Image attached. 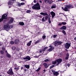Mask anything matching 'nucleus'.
<instances>
[{"label":"nucleus","mask_w":76,"mask_h":76,"mask_svg":"<svg viewBox=\"0 0 76 76\" xmlns=\"http://www.w3.org/2000/svg\"><path fill=\"white\" fill-rule=\"evenodd\" d=\"M58 26H61V25H62V23H59L58 25Z\"/></svg>","instance_id":"nucleus-46"},{"label":"nucleus","mask_w":76,"mask_h":76,"mask_svg":"<svg viewBox=\"0 0 76 76\" xmlns=\"http://www.w3.org/2000/svg\"><path fill=\"white\" fill-rule=\"evenodd\" d=\"M70 45H71V43H69L67 42L66 43V44L65 45V47L66 49H69V47H70Z\"/></svg>","instance_id":"nucleus-6"},{"label":"nucleus","mask_w":76,"mask_h":76,"mask_svg":"<svg viewBox=\"0 0 76 76\" xmlns=\"http://www.w3.org/2000/svg\"><path fill=\"white\" fill-rule=\"evenodd\" d=\"M45 19V17H43L42 19V22H45V21H46Z\"/></svg>","instance_id":"nucleus-25"},{"label":"nucleus","mask_w":76,"mask_h":76,"mask_svg":"<svg viewBox=\"0 0 76 76\" xmlns=\"http://www.w3.org/2000/svg\"><path fill=\"white\" fill-rule=\"evenodd\" d=\"M12 49L13 50H16V47L13 46V47H12Z\"/></svg>","instance_id":"nucleus-34"},{"label":"nucleus","mask_w":76,"mask_h":76,"mask_svg":"<svg viewBox=\"0 0 76 76\" xmlns=\"http://www.w3.org/2000/svg\"><path fill=\"white\" fill-rule=\"evenodd\" d=\"M26 12L27 13H31V10H27L26 11Z\"/></svg>","instance_id":"nucleus-35"},{"label":"nucleus","mask_w":76,"mask_h":76,"mask_svg":"<svg viewBox=\"0 0 76 76\" xmlns=\"http://www.w3.org/2000/svg\"><path fill=\"white\" fill-rule=\"evenodd\" d=\"M0 53L1 54H4V51H3L2 50H1L0 51Z\"/></svg>","instance_id":"nucleus-32"},{"label":"nucleus","mask_w":76,"mask_h":76,"mask_svg":"<svg viewBox=\"0 0 76 76\" xmlns=\"http://www.w3.org/2000/svg\"><path fill=\"white\" fill-rule=\"evenodd\" d=\"M7 14H3L2 16V18L3 19H7Z\"/></svg>","instance_id":"nucleus-9"},{"label":"nucleus","mask_w":76,"mask_h":76,"mask_svg":"<svg viewBox=\"0 0 76 76\" xmlns=\"http://www.w3.org/2000/svg\"><path fill=\"white\" fill-rule=\"evenodd\" d=\"M44 2L45 3H49V4L52 3V2L50 0H44Z\"/></svg>","instance_id":"nucleus-13"},{"label":"nucleus","mask_w":76,"mask_h":76,"mask_svg":"<svg viewBox=\"0 0 76 76\" xmlns=\"http://www.w3.org/2000/svg\"><path fill=\"white\" fill-rule=\"evenodd\" d=\"M23 69V66L21 67V70H22Z\"/></svg>","instance_id":"nucleus-53"},{"label":"nucleus","mask_w":76,"mask_h":76,"mask_svg":"<svg viewBox=\"0 0 76 76\" xmlns=\"http://www.w3.org/2000/svg\"><path fill=\"white\" fill-rule=\"evenodd\" d=\"M40 33H41V32L40 31H39L37 32V34H40Z\"/></svg>","instance_id":"nucleus-61"},{"label":"nucleus","mask_w":76,"mask_h":76,"mask_svg":"<svg viewBox=\"0 0 76 76\" xmlns=\"http://www.w3.org/2000/svg\"><path fill=\"white\" fill-rule=\"evenodd\" d=\"M3 45V43H0V47Z\"/></svg>","instance_id":"nucleus-51"},{"label":"nucleus","mask_w":76,"mask_h":76,"mask_svg":"<svg viewBox=\"0 0 76 76\" xmlns=\"http://www.w3.org/2000/svg\"><path fill=\"white\" fill-rule=\"evenodd\" d=\"M69 54L67 53L66 55V57L65 58V60H67L69 59Z\"/></svg>","instance_id":"nucleus-17"},{"label":"nucleus","mask_w":76,"mask_h":76,"mask_svg":"<svg viewBox=\"0 0 76 76\" xmlns=\"http://www.w3.org/2000/svg\"><path fill=\"white\" fill-rule=\"evenodd\" d=\"M24 66L26 69H29V67H30L29 65H25Z\"/></svg>","instance_id":"nucleus-21"},{"label":"nucleus","mask_w":76,"mask_h":76,"mask_svg":"<svg viewBox=\"0 0 76 76\" xmlns=\"http://www.w3.org/2000/svg\"><path fill=\"white\" fill-rule=\"evenodd\" d=\"M58 1H62V0H58Z\"/></svg>","instance_id":"nucleus-62"},{"label":"nucleus","mask_w":76,"mask_h":76,"mask_svg":"<svg viewBox=\"0 0 76 76\" xmlns=\"http://www.w3.org/2000/svg\"><path fill=\"white\" fill-rule=\"evenodd\" d=\"M14 42L15 44H19L20 42V40L19 39H15Z\"/></svg>","instance_id":"nucleus-16"},{"label":"nucleus","mask_w":76,"mask_h":76,"mask_svg":"<svg viewBox=\"0 0 76 76\" xmlns=\"http://www.w3.org/2000/svg\"><path fill=\"white\" fill-rule=\"evenodd\" d=\"M52 72L55 76H58V75H59V73H58V72H56V71L53 69L52 70Z\"/></svg>","instance_id":"nucleus-7"},{"label":"nucleus","mask_w":76,"mask_h":76,"mask_svg":"<svg viewBox=\"0 0 76 76\" xmlns=\"http://www.w3.org/2000/svg\"><path fill=\"white\" fill-rule=\"evenodd\" d=\"M56 60L57 63H58V64H60V63H61V62H62V59L60 58L57 59Z\"/></svg>","instance_id":"nucleus-14"},{"label":"nucleus","mask_w":76,"mask_h":76,"mask_svg":"<svg viewBox=\"0 0 76 76\" xmlns=\"http://www.w3.org/2000/svg\"><path fill=\"white\" fill-rule=\"evenodd\" d=\"M57 34L56 35H53V37L54 38H56V37H57Z\"/></svg>","instance_id":"nucleus-49"},{"label":"nucleus","mask_w":76,"mask_h":76,"mask_svg":"<svg viewBox=\"0 0 76 76\" xmlns=\"http://www.w3.org/2000/svg\"><path fill=\"white\" fill-rule=\"evenodd\" d=\"M27 45H28V46H30V45H31V43H29V42L27 44Z\"/></svg>","instance_id":"nucleus-42"},{"label":"nucleus","mask_w":76,"mask_h":76,"mask_svg":"<svg viewBox=\"0 0 76 76\" xmlns=\"http://www.w3.org/2000/svg\"><path fill=\"white\" fill-rule=\"evenodd\" d=\"M58 64H58H57V65H56L55 66H58V64Z\"/></svg>","instance_id":"nucleus-63"},{"label":"nucleus","mask_w":76,"mask_h":76,"mask_svg":"<svg viewBox=\"0 0 76 76\" xmlns=\"http://www.w3.org/2000/svg\"><path fill=\"white\" fill-rule=\"evenodd\" d=\"M45 38H46V36L44 35L42 37V38L43 39H45Z\"/></svg>","instance_id":"nucleus-39"},{"label":"nucleus","mask_w":76,"mask_h":76,"mask_svg":"<svg viewBox=\"0 0 76 76\" xmlns=\"http://www.w3.org/2000/svg\"><path fill=\"white\" fill-rule=\"evenodd\" d=\"M36 4L34 5V6H32V9H34V10H36Z\"/></svg>","instance_id":"nucleus-19"},{"label":"nucleus","mask_w":76,"mask_h":76,"mask_svg":"<svg viewBox=\"0 0 76 76\" xmlns=\"http://www.w3.org/2000/svg\"><path fill=\"white\" fill-rule=\"evenodd\" d=\"M34 3H36V0H34Z\"/></svg>","instance_id":"nucleus-54"},{"label":"nucleus","mask_w":76,"mask_h":76,"mask_svg":"<svg viewBox=\"0 0 76 76\" xmlns=\"http://www.w3.org/2000/svg\"><path fill=\"white\" fill-rule=\"evenodd\" d=\"M40 15H44V16H46L45 18V19L46 20H47L48 18V16L49 15L47 14V13L41 12L40 13Z\"/></svg>","instance_id":"nucleus-3"},{"label":"nucleus","mask_w":76,"mask_h":76,"mask_svg":"<svg viewBox=\"0 0 76 76\" xmlns=\"http://www.w3.org/2000/svg\"><path fill=\"white\" fill-rule=\"evenodd\" d=\"M13 20H14V19L13 18H11L10 19L9 22L10 23H12L13 22Z\"/></svg>","instance_id":"nucleus-23"},{"label":"nucleus","mask_w":76,"mask_h":76,"mask_svg":"<svg viewBox=\"0 0 76 76\" xmlns=\"http://www.w3.org/2000/svg\"><path fill=\"white\" fill-rule=\"evenodd\" d=\"M56 7H57L56 6V4L52 5L51 6V8H52V9H54V8H56Z\"/></svg>","instance_id":"nucleus-22"},{"label":"nucleus","mask_w":76,"mask_h":76,"mask_svg":"<svg viewBox=\"0 0 76 76\" xmlns=\"http://www.w3.org/2000/svg\"><path fill=\"white\" fill-rule=\"evenodd\" d=\"M42 52H43V53H44V50L43 49L42 50Z\"/></svg>","instance_id":"nucleus-57"},{"label":"nucleus","mask_w":76,"mask_h":76,"mask_svg":"<svg viewBox=\"0 0 76 76\" xmlns=\"http://www.w3.org/2000/svg\"><path fill=\"white\" fill-rule=\"evenodd\" d=\"M41 69V67H39L38 69L36 70V72H38L39 70H40V69Z\"/></svg>","instance_id":"nucleus-30"},{"label":"nucleus","mask_w":76,"mask_h":76,"mask_svg":"<svg viewBox=\"0 0 76 76\" xmlns=\"http://www.w3.org/2000/svg\"><path fill=\"white\" fill-rule=\"evenodd\" d=\"M49 47L50 48L48 50V51H49V52H51V51H52V50H53L54 49V47H53L51 45L49 46Z\"/></svg>","instance_id":"nucleus-10"},{"label":"nucleus","mask_w":76,"mask_h":76,"mask_svg":"<svg viewBox=\"0 0 76 76\" xmlns=\"http://www.w3.org/2000/svg\"><path fill=\"white\" fill-rule=\"evenodd\" d=\"M66 66H68V67H69L70 66V64H67Z\"/></svg>","instance_id":"nucleus-50"},{"label":"nucleus","mask_w":76,"mask_h":76,"mask_svg":"<svg viewBox=\"0 0 76 76\" xmlns=\"http://www.w3.org/2000/svg\"><path fill=\"white\" fill-rule=\"evenodd\" d=\"M42 50H41L40 51H39V53H42Z\"/></svg>","instance_id":"nucleus-56"},{"label":"nucleus","mask_w":76,"mask_h":76,"mask_svg":"<svg viewBox=\"0 0 76 76\" xmlns=\"http://www.w3.org/2000/svg\"><path fill=\"white\" fill-rule=\"evenodd\" d=\"M46 71V70L45 69H44L43 70V72H45Z\"/></svg>","instance_id":"nucleus-59"},{"label":"nucleus","mask_w":76,"mask_h":76,"mask_svg":"<svg viewBox=\"0 0 76 76\" xmlns=\"http://www.w3.org/2000/svg\"><path fill=\"white\" fill-rule=\"evenodd\" d=\"M62 32L63 33V34H64V35H66V32H65V31L63 30L62 31Z\"/></svg>","instance_id":"nucleus-37"},{"label":"nucleus","mask_w":76,"mask_h":76,"mask_svg":"<svg viewBox=\"0 0 76 76\" xmlns=\"http://www.w3.org/2000/svg\"><path fill=\"white\" fill-rule=\"evenodd\" d=\"M8 4L9 5H10V6H11L12 4V3L10 1H8Z\"/></svg>","instance_id":"nucleus-24"},{"label":"nucleus","mask_w":76,"mask_h":76,"mask_svg":"<svg viewBox=\"0 0 76 76\" xmlns=\"http://www.w3.org/2000/svg\"><path fill=\"white\" fill-rule=\"evenodd\" d=\"M36 16H37V17H39V18H42V15H36Z\"/></svg>","instance_id":"nucleus-29"},{"label":"nucleus","mask_w":76,"mask_h":76,"mask_svg":"<svg viewBox=\"0 0 76 76\" xmlns=\"http://www.w3.org/2000/svg\"><path fill=\"white\" fill-rule=\"evenodd\" d=\"M55 67V65H52L51 66H50V69H52V68Z\"/></svg>","instance_id":"nucleus-26"},{"label":"nucleus","mask_w":76,"mask_h":76,"mask_svg":"<svg viewBox=\"0 0 76 76\" xmlns=\"http://www.w3.org/2000/svg\"><path fill=\"white\" fill-rule=\"evenodd\" d=\"M62 25H66V22H62Z\"/></svg>","instance_id":"nucleus-33"},{"label":"nucleus","mask_w":76,"mask_h":76,"mask_svg":"<svg viewBox=\"0 0 76 76\" xmlns=\"http://www.w3.org/2000/svg\"><path fill=\"white\" fill-rule=\"evenodd\" d=\"M67 29V27L65 26H62L60 28V29L61 30H66Z\"/></svg>","instance_id":"nucleus-15"},{"label":"nucleus","mask_w":76,"mask_h":76,"mask_svg":"<svg viewBox=\"0 0 76 76\" xmlns=\"http://www.w3.org/2000/svg\"><path fill=\"white\" fill-rule=\"evenodd\" d=\"M44 61L45 62H47V61H49V59H47L46 60H45Z\"/></svg>","instance_id":"nucleus-43"},{"label":"nucleus","mask_w":76,"mask_h":76,"mask_svg":"<svg viewBox=\"0 0 76 76\" xmlns=\"http://www.w3.org/2000/svg\"><path fill=\"white\" fill-rule=\"evenodd\" d=\"M14 42L13 41H11L10 42V44H12V45H13V44H14Z\"/></svg>","instance_id":"nucleus-40"},{"label":"nucleus","mask_w":76,"mask_h":76,"mask_svg":"<svg viewBox=\"0 0 76 76\" xmlns=\"http://www.w3.org/2000/svg\"><path fill=\"white\" fill-rule=\"evenodd\" d=\"M24 70L25 72H26V69H24Z\"/></svg>","instance_id":"nucleus-52"},{"label":"nucleus","mask_w":76,"mask_h":76,"mask_svg":"<svg viewBox=\"0 0 76 76\" xmlns=\"http://www.w3.org/2000/svg\"><path fill=\"white\" fill-rule=\"evenodd\" d=\"M20 4L21 5H25V3H24V2H22Z\"/></svg>","instance_id":"nucleus-47"},{"label":"nucleus","mask_w":76,"mask_h":76,"mask_svg":"<svg viewBox=\"0 0 76 76\" xmlns=\"http://www.w3.org/2000/svg\"><path fill=\"white\" fill-rule=\"evenodd\" d=\"M17 69V68H16V67H15L14 68V69H16V70Z\"/></svg>","instance_id":"nucleus-64"},{"label":"nucleus","mask_w":76,"mask_h":76,"mask_svg":"<svg viewBox=\"0 0 76 76\" xmlns=\"http://www.w3.org/2000/svg\"><path fill=\"white\" fill-rule=\"evenodd\" d=\"M12 1H16V0H11Z\"/></svg>","instance_id":"nucleus-58"},{"label":"nucleus","mask_w":76,"mask_h":76,"mask_svg":"<svg viewBox=\"0 0 76 76\" xmlns=\"http://www.w3.org/2000/svg\"><path fill=\"white\" fill-rule=\"evenodd\" d=\"M62 44V42L61 41H56L54 42V44L55 46H58Z\"/></svg>","instance_id":"nucleus-4"},{"label":"nucleus","mask_w":76,"mask_h":76,"mask_svg":"<svg viewBox=\"0 0 76 76\" xmlns=\"http://www.w3.org/2000/svg\"><path fill=\"white\" fill-rule=\"evenodd\" d=\"M41 41V39L38 40L35 42L36 44H38V43H39Z\"/></svg>","instance_id":"nucleus-27"},{"label":"nucleus","mask_w":76,"mask_h":76,"mask_svg":"<svg viewBox=\"0 0 76 76\" xmlns=\"http://www.w3.org/2000/svg\"><path fill=\"white\" fill-rule=\"evenodd\" d=\"M50 15H52V19L54 18V17L56 16V13H54L53 11H52L50 12Z\"/></svg>","instance_id":"nucleus-12"},{"label":"nucleus","mask_w":76,"mask_h":76,"mask_svg":"<svg viewBox=\"0 0 76 76\" xmlns=\"http://www.w3.org/2000/svg\"><path fill=\"white\" fill-rule=\"evenodd\" d=\"M23 60H27V61H29L31 60V57L29 56H27L26 57H24L23 58Z\"/></svg>","instance_id":"nucleus-11"},{"label":"nucleus","mask_w":76,"mask_h":76,"mask_svg":"<svg viewBox=\"0 0 76 76\" xmlns=\"http://www.w3.org/2000/svg\"><path fill=\"white\" fill-rule=\"evenodd\" d=\"M2 50H3V51H4L5 50V48L4 47H2Z\"/></svg>","instance_id":"nucleus-45"},{"label":"nucleus","mask_w":76,"mask_h":76,"mask_svg":"<svg viewBox=\"0 0 76 76\" xmlns=\"http://www.w3.org/2000/svg\"><path fill=\"white\" fill-rule=\"evenodd\" d=\"M34 58H38V57H39V56L36 55L35 56H34Z\"/></svg>","instance_id":"nucleus-48"},{"label":"nucleus","mask_w":76,"mask_h":76,"mask_svg":"<svg viewBox=\"0 0 76 76\" xmlns=\"http://www.w3.org/2000/svg\"><path fill=\"white\" fill-rule=\"evenodd\" d=\"M43 65L44 66L45 68H47L48 67V66H49V64H48L46 63H44Z\"/></svg>","instance_id":"nucleus-18"},{"label":"nucleus","mask_w":76,"mask_h":76,"mask_svg":"<svg viewBox=\"0 0 76 76\" xmlns=\"http://www.w3.org/2000/svg\"><path fill=\"white\" fill-rule=\"evenodd\" d=\"M48 23H50L51 22V20H50V17H48Z\"/></svg>","instance_id":"nucleus-28"},{"label":"nucleus","mask_w":76,"mask_h":76,"mask_svg":"<svg viewBox=\"0 0 76 76\" xmlns=\"http://www.w3.org/2000/svg\"><path fill=\"white\" fill-rule=\"evenodd\" d=\"M17 5L19 7H20V6H21V4H20V3H18L17 4Z\"/></svg>","instance_id":"nucleus-41"},{"label":"nucleus","mask_w":76,"mask_h":76,"mask_svg":"<svg viewBox=\"0 0 76 76\" xmlns=\"http://www.w3.org/2000/svg\"><path fill=\"white\" fill-rule=\"evenodd\" d=\"M3 20H4V19H3V18H0V22H2V21H3Z\"/></svg>","instance_id":"nucleus-44"},{"label":"nucleus","mask_w":76,"mask_h":76,"mask_svg":"<svg viewBox=\"0 0 76 76\" xmlns=\"http://www.w3.org/2000/svg\"><path fill=\"white\" fill-rule=\"evenodd\" d=\"M57 61H53L52 62V64H56V63H57Z\"/></svg>","instance_id":"nucleus-31"},{"label":"nucleus","mask_w":76,"mask_h":76,"mask_svg":"<svg viewBox=\"0 0 76 76\" xmlns=\"http://www.w3.org/2000/svg\"><path fill=\"white\" fill-rule=\"evenodd\" d=\"M19 25L21 26H23L24 25V23L23 22H20L18 23Z\"/></svg>","instance_id":"nucleus-20"},{"label":"nucleus","mask_w":76,"mask_h":76,"mask_svg":"<svg viewBox=\"0 0 76 76\" xmlns=\"http://www.w3.org/2000/svg\"><path fill=\"white\" fill-rule=\"evenodd\" d=\"M36 10H40L41 9V7L39 3L37 2L36 4Z\"/></svg>","instance_id":"nucleus-8"},{"label":"nucleus","mask_w":76,"mask_h":76,"mask_svg":"<svg viewBox=\"0 0 76 76\" xmlns=\"http://www.w3.org/2000/svg\"><path fill=\"white\" fill-rule=\"evenodd\" d=\"M70 8H73V5L72 4H70L69 5H66L65 7L64 8H63V7H62V9H63L65 11V12H67L69 11V10L68 9H69Z\"/></svg>","instance_id":"nucleus-1"},{"label":"nucleus","mask_w":76,"mask_h":76,"mask_svg":"<svg viewBox=\"0 0 76 76\" xmlns=\"http://www.w3.org/2000/svg\"><path fill=\"white\" fill-rule=\"evenodd\" d=\"M7 56L8 58H10L11 57V55L9 54H8L7 55Z\"/></svg>","instance_id":"nucleus-36"},{"label":"nucleus","mask_w":76,"mask_h":76,"mask_svg":"<svg viewBox=\"0 0 76 76\" xmlns=\"http://www.w3.org/2000/svg\"><path fill=\"white\" fill-rule=\"evenodd\" d=\"M39 2L40 3H42V1H41V0L39 1Z\"/></svg>","instance_id":"nucleus-60"},{"label":"nucleus","mask_w":76,"mask_h":76,"mask_svg":"<svg viewBox=\"0 0 76 76\" xmlns=\"http://www.w3.org/2000/svg\"><path fill=\"white\" fill-rule=\"evenodd\" d=\"M16 70L17 71H18V70H19V67L17 68V69Z\"/></svg>","instance_id":"nucleus-55"},{"label":"nucleus","mask_w":76,"mask_h":76,"mask_svg":"<svg viewBox=\"0 0 76 76\" xmlns=\"http://www.w3.org/2000/svg\"><path fill=\"white\" fill-rule=\"evenodd\" d=\"M4 28L6 31H8V29H12V28H13V26H9V24H7L4 25Z\"/></svg>","instance_id":"nucleus-2"},{"label":"nucleus","mask_w":76,"mask_h":76,"mask_svg":"<svg viewBox=\"0 0 76 76\" xmlns=\"http://www.w3.org/2000/svg\"><path fill=\"white\" fill-rule=\"evenodd\" d=\"M7 74L8 75H13L14 73H13V70L12 69V68H10L9 69L8 71L7 72Z\"/></svg>","instance_id":"nucleus-5"},{"label":"nucleus","mask_w":76,"mask_h":76,"mask_svg":"<svg viewBox=\"0 0 76 76\" xmlns=\"http://www.w3.org/2000/svg\"><path fill=\"white\" fill-rule=\"evenodd\" d=\"M47 48H48V47H45L44 48V49L43 50H44V51H45V50H47Z\"/></svg>","instance_id":"nucleus-38"}]
</instances>
